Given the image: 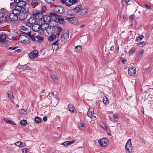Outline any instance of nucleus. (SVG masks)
Masks as SVG:
<instances>
[{
	"label": "nucleus",
	"mask_w": 153,
	"mask_h": 153,
	"mask_svg": "<svg viewBox=\"0 0 153 153\" xmlns=\"http://www.w3.org/2000/svg\"><path fill=\"white\" fill-rule=\"evenodd\" d=\"M14 1L17 3V8H20L22 11H25L24 7L26 5V3L23 0H14Z\"/></svg>",
	"instance_id": "obj_1"
},
{
	"label": "nucleus",
	"mask_w": 153,
	"mask_h": 153,
	"mask_svg": "<svg viewBox=\"0 0 153 153\" xmlns=\"http://www.w3.org/2000/svg\"><path fill=\"white\" fill-rule=\"evenodd\" d=\"M8 14V12L6 9L3 8L0 10V18L2 19L3 21H8L7 16Z\"/></svg>",
	"instance_id": "obj_2"
},
{
	"label": "nucleus",
	"mask_w": 153,
	"mask_h": 153,
	"mask_svg": "<svg viewBox=\"0 0 153 153\" xmlns=\"http://www.w3.org/2000/svg\"><path fill=\"white\" fill-rule=\"evenodd\" d=\"M78 0H61V2L66 6L70 7L78 2Z\"/></svg>",
	"instance_id": "obj_3"
},
{
	"label": "nucleus",
	"mask_w": 153,
	"mask_h": 153,
	"mask_svg": "<svg viewBox=\"0 0 153 153\" xmlns=\"http://www.w3.org/2000/svg\"><path fill=\"white\" fill-rule=\"evenodd\" d=\"M69 37V34L68 30H66L65 31H64L61 34V42L62 43H64L68 39Z\"/></svg>",
	"instance_id": "obj_4"
},
{
	"label": "nucleus",
	"mask_w": 153,
	"mask_h": 153,
	"mask_svg": "<svg viewBox=\"0 0 153 153\" xmlns=\"http://www.w3.org/2000/svg\"><path fill=\"white\" fill-rule=\"evenodd\" d=\"M126 153H131L132 149V145L131 139H129L127 141L126 145Z\"/></svg>",
	"instance_id": "obj_5"
},
{
	"label": "nucleus",
	"mask_w": 153,
	"mask_h": 153,
	"mask_svg": "<svg viewBox=\"0 0 153 153\" xmlns=\"http://www.w3.org/2000/svg\"><path fill=\"white\" fill-rule=\"evenodd\" d=\"M7 18L8 21L9 20H10L11 21L15 22L17 20L18 16L14 14V13L12 11V12L10 13L9 16H7Z\"/></svg>",
	"instance_id": "obj_6"
},
{
	"label": "nucleus",
	"mask_w": 153,
	"mask_h": 153,
	"mask_svg": "<svg viewBox=\"0 0 153 153\" xmlns=\"http://www.w3.org/2000/svg\"><path fill=\"white\" fill-rule=\"evenodd\" d=\"M136 68L130 66L128 68V74L130 76H134L136 73Z\"/></svg>",
	"instance_id": "obj_7"
},
{
	"label": "nucleus",
	"mask_w": 153,
	"mask_h": 153,
	"mask_svg": "<svg viewBox=\"0 0 153 153\" xmlns=\"http://www.w3.org/2000/svg\"><path fill=\"white\" fill-rule=\"evenodd\" d=\"M29 11H27L25 12H22L19 15V18L20 20L22 21L25 19L29 14Z\"/></svg>",
	"instance_id": "obj_8"
},
{
	"label": "nucleus",
	"mask_w": 153,
	"mask_h": 153,
	"mask_svg": "<svg viewBox=\"0 0 153 153\" xmlns=\"http://www.w3.org/2000/svg\"><path fill=\"white\" fill-rule=\"evenodd\" d=\"M50 26L48 23L42 21L40 27L41 29L42 30H45L47 29L49 30Z\"/></svg>",
	"instance_id": "obj_9"
},
{
	"label": "nucleus",
	"mask_w": 153,
	"mask_h": 153,
	"mask_svg": "<svg viewBox=\"0 0 153 153\" xmlns=\"http://www.w3.org/2000/svg\"><path fill=\"white\" fill-rule=\"evenodd\" d=\"M53 11L56 13H62L65 11V10L63 7L59 6H57L54 8L53 9Z\"/></svg>",
	"instance_id": "obj_10"
},
{
	"label": "nucleus",
	"mask_w": 153,
	"mask_h": 153,
	"mask_svg": "<svg viewBox=\"0 0 153 153\" xmlns=\"http://www.w3.org/2000/svg\"><path fill=\"white\" fill-rule=\"evenodd\" d=\"M52 19H53V16H51L50 13L49 15H45L43 17L42 22L48 23L50 22Z\"/></svg>",
	"instance_id": "obj_11"
},
{
	"label": "nucleus",
	"mask_w": 153,
	"mask_h": 153,
	"mask_svg": "<svg viewBox=\"0 0 153 153\" xmlns=\"http://www.w3.org/2000/svg\"><path fill=\"white\" fill-rule=\"evenodd\" d=\"M38 55V52L36 50H33L28 54L30 58L33 59L37 57Z\"/></svg>",
	"instance_id": "obj_12"
},
{
	"label": "nucleus",
	"mask_w": 153,
	"mask_h": 153,
	"mask_svg": "<svg viewBox=\"0 0 153 153\" xmlns=\"http://www.w3.org/2000/svg\"><path fill=\"white\" fill-rule=\"evenodd\" d=\"M27 20V25L28 26H30L31 25L34 24L36 22V19L33 17H30Z\"/></svg>",
	"instance_id": "obj_13"
},
{
	"label": "nucleus",
	"mask_w": 153,
	"mask_h": 153,
	"mask_svg": "<svg viewBox=\"0 0 153 153\" xmlns=\"http://www.w3.org/2000/svg\"><path fill=\"white\" fill-rule=\"evenodd\" d=\"M24 32H21L19 33L18 35L20 36V38L22 39L21 40V41L23 42L24 43L25 42H26L27 39L28 38L26 36L23 35L22 34H24Z\"/></svg>",
	"instance_id": "obj_14"
},
{
	"label": "nucleus",
	"mask_w": 153,
	"mask_h": 153,
	"mask_svg": "<svg viewBox=\"0 0 153 153\" xmlns=\"http://www.w3.org/2000/svg\"><path fill=\"white\" fill-rule=\"evenodd\" d=\"M62 27H59V26H56V30L55 33L57 36V38H59L60 32L62 31Z\"/></svg>",
	"instance_id": "obj_15"
},
{
	"label": "nucleus",
	"mask_w": 153,
	"mask_h": 153,
	"mask_svg": "<svg viewBox=\"0 0 153 153\" xmlns=\"http://www.w3.org/2000/svg\"><path fill=\"white\" fill-rule=\"evenodd\" d=\"M13 12L14 13V14H15L18 16V15L19 16L20 13L24 12V11H22L20 8H17L16 7L15 9L13 10Z\"/></svg>",
	"instance_id": "obj_16"
},
{
	"label": "nucleus",
	"mask_w": 153,
	"mask_h": 153,
	"mask_svg": "<svg viewBox=\"0 0 153 153\" xmlns=\"http://www.w3.org/2000/svg\"><path fill=\"white\" fill-rule=\"evenodd\" d=\"M40 26L37 24H34L32 27V30L36 32L40 30Z\"/></svg>",
	"instance_id": "obj_17"
},
{
	"label": "nucleus",
	"mask_w": 153,
	"mask_h": 153,
	"mask_svg": "<svg viewBox=\"0 0 153 153\" xmlns=\"http://www.w3.org/2000/svg\"><path fill=\"white\" fill-rule=\"evenodd\" d=\"M6 38V34L3 33H0V39L1 40V42H5Z\"/></svg>",
	"instance_id": "obj_18"
},
{
	"label": "nucleus",
	"mask_w": 153,
	"mask_h": 153,
	"mask_svg": "<svg viewBox=\"0 0 153 153\" xmlns=\"http://www.w3.org/2000/svg\"><path fill=\"white\" fill-rule=\"evenodd\" d=\"M57 36L56 35L54 34H51V35L49 36L48 40L50 42H53L54 41V39H55L57 37Z\"/></svg>",
	"instance_id": "obj_19"
},
{
	"label": "nucleus",
	"mask_w": 153,
	"mask_h": 153,
	"mask_svg": "<svg viewBox=\"0 0 153 153\" xmlns=\"http://www.w3.org/2000/svg\"><path fill=\"white\" fill-rule=\"evenodd\" d=\"M15 144L18 146L20 147H24L26 145L25 143L22 142L20 141L17 142L15 143Z\"/></svg>",
	"instance_id": "obj_20"
},
{
	"label": "nucleus",
	"mask_w": 153,
	"mask_h": 153,
	"mask_svg": "<svg viewBox=\"0 0 153 153\" xmlns=\"http://www.w3.org/2000/svg\"><path fill=\"white\" fill-rule=\"evenodd\" d=\"M70 22L74 25H76L77 23V20L75 17H71L70 19Z\"/></svg>",
	"instance_id": "obj_21"
},
{
	"label": "nucleus",
	"mask_w": 153,
	"mask_h": 153,
	"mask_svg": "<svg viewBox=\"0 0 153 153\" xmlns=\"http://www.w3.org/2000/svg\"><path fill=\"white\" fill-rule=\"evenodd\" d=\"M68 108L69 111L72 113H74L75 112V110L76 111L75 109L74 108V106L73 105H69L68 106Z\"/></svg>",
	"instance_id": "obj_22"
},
{
	"label": "nucleus",
	"mask_w": 153,
	"mask_h": 153,
	"mask_svg": "<svg viewBox=\"0 0 153 153\" xmlns=\"http://www.w3.org/2000/svg\"><path fill=\"white\" fill-rule=\"evenodd\" d=\"M50 15L51 16H53V19L54 17L56 19H58V20L61 16L57 15L56 13H50Z\"/></svg>",
	"instance_id": "obj_23"
},
{
	"label": "nucleus",
	"mask_w": 153,
	"mask_h": 153,
	"mask_svg": "<svg viewBox=\"0 0 153 153\" xmlns=\"http://www.w3.org/2000/svg\"><path fill=\"white\" fill-rule=\"evenodd\" d=\"M82 7V5L79 4L76 7H75L73 8V10L76 13H78L79 11L80 10V9Z\"/></svg>",
	"instance_id": "obj_24"
},
{
	"label": "nucleus",
	"mask_w": 153,
	"mask_h": 153,
	"mask_svg": "<svg viewBox=\"0 0 153 153\" xmlns=\"http://www.w3.org/2000/svg\"><path fill=\"white\" fill-rule=\"evenodd\" d=\"M93 111L94 110L93 109L89 108L87 113V115L89 117H92L94 114Z\"/></svg>",
	"instance_id": "obj_25"
},
{
	"label": "nucleus",
	"mask_w": 153,
	"mask_h": 153,
	"mask_svg": "<svg viewBox=\"0 0 153 153\" xmlns=\"http://www.w3.org/2000/svg\"><path fill=\"white\" fill-rule=\"evenodd\" d=\"M56 30V26L54 27L52 26H50L49 30L48 31H50L51 33H55Z\"/></svg>",
	"instance_id": "obj_26"
},
{
	"label": "nucleus",
	"mask_w": 153,
	"mask_h": 153,
	"mask_svg": "<svg viewBox=\"0 0 153 153\" xmlns=\"http://www.w3.org/2000/svg\"><path fill=\"white\" fill-rule=\"evenodd\" d=\"M74 50L77 52H80L82 51V48L80 45H79L75 47Z\"/></svg>",
	"instance_id": "obj_27"
},
{
	"label": "nucleus",
	"mask_w": 153,
	"mask_h": 153,
	"mask_svg": "<svg viewBox=\"0 0 153 153\" xmlns=\"http://www.w3.org/2000/svg\"><path fill=\"white\" fill-rule=\"evenodd\" d=\"M4 121L7 123H9L10 124H12L13 125H16V123L12 121L11 120H9L7 118H4Z\"/></svg>",
	"instance_id": "obj_28"
},
{
	"label": "nucleus",
	"mask_w": 153,
	"mask_h": 153,
	"mask_svg": "<svg viewBox=\"0 0 153 153\" xmlns=\"http://www.w3.org/2000/svg\"><path fill=\"white\" fill-rule=\"evenodd\" d=\"M36 38L37 39V41L39 43L42 42L44 40V38L40 36H37L36 37Z\"/></svg>",
	"instance_id": "obj_29"
},
{
	"label": "nucleus",
	"mask_w": 153,
	"mask_h": 153,
	"mask_svg": "<svg viewBox=\"0 0 153 153\" xmlns=\"http://www.w3.org/2000/svg\"><path fill=\"white\" fill-rule=\"evenodd\" d=\"M87 9L85 8H83L80 14L82 15H84L87 14Z\"/></svg>",
	"instance_id": "obj_30"
},
{
	"label": "nucleus",
	"mask_w": 153,
	"mask_h": 153,
	"mask_svg": "<svg viewBox=\"0 0 153 153\" xmlns=\"http://www.w3.org/2000/svg\"><path fill=\"white\" fill-rule=\"evenodd\" d=\"M84 124L83 122H82L78 124V126L81 130H83L84 129L85 127Z\"/></svg>",
	"instance_id": "obj_31"
},
{
	"label": "nucleus",
	"mask_w": 153,
	"mask_h": 153,
	"mask_svg": "<svg viewBox=\"0 0 153 153\" xmlns=\"http://www.w3.org/2000/svg\"><path fill=\"white\" fill-rule=\"evenodd\" d=\"M102 141L104 146H105L106 145H107V141H108V139L107 138H102L101 139Z\"/></svg>",
	"instance_id": "obj_32"
},
{
	"label": "nucleus",
	"mask_w": 153,
	"mask_h": 153,
	"mask_svg": "<svg viewBox=\"0 0 153 153\" xmlns=\"http://www.w3.org/2000/svg\"><path fill=\"white\" fill-rule=\"evenodd\" d=\"M19 113L22 115H25L27 114V111L24 109L20 110L19 111Z\"/></svg>",
	"instance_id": "obj_33"
},
{
	"label": "nucleus",
	"mask_w": 153,
	"mask_h": 153,
	"mask_svg": "<svg viewBox=\"0 0 153 153\" xmlns=\"http://www.w3.org/2000/svg\"><path fill=\"white\" fill-rule=\"evenodd\" d=\"M144 36L143 35H140V36L137 37L135 41L138 42L144 38Z\"/></svg>",
	"instance_id": "obj_34"
},
{
	"label": "nucleus",
	"mask_w": 153,
	"mask_h": 153,
	"mask_svg": "<svg viewBox=\"0 0 153 153\" xmlns=\"http://www.w3.org/2000/svg\"><path fill=\"white\" fill-rule=\"evenodd\" d=\"M45 1L47 4H52L54 2V0H44Z\"/></svg>",
	"instance_id": "obj_35"
},
{
	"label": "nucleus",
	"mask_w": 153,
	"mask_h": 153,
	"mask_svg": "<svg viewBox=\"0 0 153 153\" xmlns=\"http://www.w3.org/2000/svg\"><path fill=\"white\" fill-rule=\"evenodd\" d=\"M146 44V43L144 41H142L138 43V46L140 47H143Z\"/></svg>",
	"instance_id": "obj_36"
},
{
	"label": "nucleus",
	"mask_w": 153,
	"mask_h": 153,
	"mask_svg": "<svg viewBox=\"0 0 153 153\" xmlns=\"http://www.w3.org/2000/svg\"><path fill=\"white\" fill-rule=\"evenodd\" d=\"M108 98L105 96L103 98V103L105 105H106L108 103Z\"/></svg>",
	"instance_id": "obj_37"
},
{
	"label": "nucleus",
	"mask_w": 153,
	"mask_h": 153,
	"mask_svg": "<svg viewBox=\"0 0 153 153\" xmlns=\"http://www.w3.org/2000/svg\"><path fill=\"white\" fill-rule=\"evenodd\" d=\"M35 120L37 123H39L41 122V118L39 117H36L35 118Z\"/></svg>",
	"instance_id": "obj_38"
},
{
	"label": "nucleus",
	"mask_w": 153,
	"mask_h": 153,
	"mask_svg": "<svg viewBox=\"0 0 153 153\" xmlns=\"http://www.w3.org/2000/svg\"><path fill=\"white\" fill-rule=\"evenodd\" d=\"M23 69L27 70H31L32 69L30 68L29 67L27 64L23 65Z\"/></svg>",
	"instance_id": "obj_39"
},
{
	"label": "nucleus",
	"mask_w": 153,
	"mask_h": 153,
	"mask_svg": "<svg viewBox=\"0 0 153 153\" xmlns=\"http://www.w3.org/2000/svg\"><path fill=\"white\" fill-rule=\"evenodd\" d=\"M64 19L62 16L58 20L59 22L61 24H62L64 22Z\"/></svg>",
	"instance_id": "obj_40"
},
{
	"label": "nucleus",
	"mask_w": 153,
	"mask_h": 153,
	"mask_svg": "<svg viewBox=\"0 0 153 153\" xmlns=\"http://www.w3.org/2000/svg\"><path fill=\"white\" fill-rule=\"evenodd\" d=\"M51 76L52 79H53L55 82H57L58 81V79L57 78L55 75L51 74Z\"/></svg>",
	"instance_id": "obj_41"
},
{
	"label": "nucleus",
	"mask_w": 153,
	"mask_h": 153,
	"mask_svg": "<svg viewBox=\"0 0 153 153\" xmlns=\"http://www.w3.org/2000/svg\"><path fill=\"white\" fill-rule=\"evenodd\" d=\"M7 95L8 97L10 98H13V93L10 91L7 92Z\"/></svg>",
	"instance_id": "obj_42"
},
{
	"label": "nucleus",
	"mask_w": 153,
	"mask_h": 153,
	"mask_svg": "<svg viewBox=\"0 0 153 153\" xmlns=\"http://www.w3.org/2000/svg\"><path fill=\"white\" fill-rule=\"evenodd\" d=\"M46 8L45 6H43L42 7V10L41 11V13H44L46 12Z\"/></svg>",
	"instance_id": "obj_43"
},
{
	"label": "nucleus",
	"mask_w": 153,
	"mask_h": 153,
	"mask_svg": "<svg viewBox=\"0 0 153 153\" xmlns=\"http://www.w3.org/2000/svg\"><path fill=\"white\" fill-rule=\"evenodd\" d=\"M27 123V121L25 120H22L20 122V123L22 125H25Z\"/></svg>",
	"instance_id": "obj_44"
},
{
	"label": "nucleus",
	"mask_w": 153,
	"mask_h": 153,
	"mask_svg": "<svg viewBox=\"0 0 153 153\" xmlns=\"http://www.w3.org/2000/svg\"><path fill=\"white\" fill-rule=\"evenodd\" d=\"M30 150L28 148H25L22 150V153H27L29 152Z\"/></svg>",
	"instance_id": "obj_45"
},
{
	"label": "nucleus",
	"mask_w": 153,
	"mask_h": 153,
	"mask_svg": "<svg viewBox=\"0 0 153 153\" xmlns=\"http://www.w3.org/2000/svg\"><path fill=\"white\" fill-rule=\"evenodd\" d=\"M20 29L24 31H26L27 30V28L26 27L23 26H21L20 27Z\"/></svg>",
	"instance_id": "obj_46"
},
{
	"label": "nucleus",
	"mask_w": 153,
	"mask_h": 153,
	"mask_svg": "<svg viewBox=\"0 0 153 153\" xmlns=\"http://www.w3.org/2000/svg\"><path fill=\"white\" fill-rule=\"evenodd\" d=\"M29 37H30V39L33 41H36V38L33 35H31Z\"/></svg>",
	"instance_id": "obj_47"
},
{
	"label": "nucleus",
	"mask_w": 153,
	"mask_h": 153,
	"mask_svg": "<svg viewBox=\"0 0 153 153\" xmlns=\"http://www.w3.org/2000/svg\"><path fill=\"white\" fill-rule=\"evenodd\" d=\"M100 125L104 129H106L107 128V127L102 122H101L100 123Z\"/></svg>",
	"instance_id": "obj_48"
},
{
	"label": "nucleus",
	"mask_w": 153,
	"mask_h": 153,
	"mask_svg": "<svg viewBox=\"0 0 153 153\" xmlns=\"http://www.w3.org/2000/svg\"><path fill=\"white\" fill-rule=\"evenodd\" d=\"M135 51V49H134V48H131L129 51V54L130 55V54H131L133 53H134Z\"/></svg>",
	"instance_id": "obj_49"
},
{
	"label": "nucleus",
	"mask_w": 153,
	"mask_h": 153,
	"mask_svg": "<svg viewBox=\"0 0 153 153\" xmlns=\"http://www.w3.org/2000/svg\"><path fill=\"white\" fill-rule=\"evenodd\" d=\"M98 143L100 146H104V144L102 143V140H101V139L98 140Z\"/></svg>",
	"instance_id": "obj_50"
},
{
	"label": "nucleus",
	"mask_w": 153,
	"mask_h": 153,
	"mask_svg": "<svg viewBox=\"0 0 153 153\" xmlns=\"http://www.w3.org/2000/svg\"><path fill=\"white\" fill-rule=\"evenodd\" d=\"M135 18V16L134 15H131L130 16L129 20L131 21H133Z\"/></svg>",
	"instance_id": "obj_51"
},
{
	"label": "nucleus",
	"mask_w": 153,
	"mask_h": 153,
	"mask_svg": "<svg viewBox=\"0 0 153 153\" xmlns=\"http://www.w3.org/2000/svg\"><path fill=\"white\" fill-rule=\"evenodd\" d=\"M144 52V51L143 50H140L139 51V53H138V55L140 56H142L143 53Z\"/></svg>",
	"instance_id": "obj_52"
},
{
	"label": "nucleus",
	"mask_w": 153,
	"mask_h": 153,
	"mask_svg": "<svg viewBox=\"0 0 153 153\" xmlns=\"http://www.w3.org/2000/svg\"><path fill=\"white\" fill-rule=\"evenodd\" d=\"M58 41H59V40H57L55 42L53 43V45H57V46H59V44L58 43Z\"/></svg>",
	"instance_id": "obj_53"
},
{
	"label": "nucleus",
	"mask_w": 153,
	"mask_h": 153,
	"mask_svg": "<svg viewBox=\"0 0 153 153\" xmlns=\"http://www.w3.org/2000/svg\"><path fill=\"white\" fill-rule=\"evenodd\" d=\"M62 145L65 146H69L68 141H65L62 143Z\"/></svg>",
	"instance_id": "obj_54"
},
{
	"label": "nucleus",
	"mask_w": 153,
	"mask_h": 153,
	"mask_svg": "<svg viewBox=\"0 0 153 153\" xmlns=\"http://www.w3.org/2000/svg\"><path fill=\"white\" fill-rule=\"evenodd\" d=\"M113 122L114 123H116L117 124L119 125L120 124V121L113 120Z\"/></svg>",
	"instance_id": "obj_55"
},
{
	"label": "nucleus",
	"mask_w": 153,
	"mask_h": 153,
	"mask_svg": "<svg viewBox=\"0 0 153 153\" xmlns=\"http://www.w3.org/2000/svg\"><path fill=\"white\" fill-rule=\"evenodd\" d=\"M6 64L5 63H2L0 66V69H2L5 65Z\"/></svg>",
	"instance_id": "obj_56"
},
{
	"label": "nucleus",
	"mask_w": 153,
	"mask_h": 153,
	"mask_svg": "<svg viewBox=\"0 0 153 153\" xmlns=\"http://www.w3.org/2000/svg\"><path fill=\"white\" fill-rule=\"evenodd\" d=\"M144 6L147 9H151V7L148 4H145Z\"/></svg>",
	"instance_id": "obj_57"
},
{
	"label": "nucleus",
	"mask_w": 153,
	"mask_h": 153,
	"mask_svg": "<svg viewBox=\"0 0 153 153\" xmlns=\"http://www.w3.org/2000/svg\"><path fill=\"white\" fill-rule=\"evenodd\" d=\"M32 2L31 3L32 5H33L37 2L38 0H31Z\"/></svg>",
	"instance_id": "obj_58"
},
{
	"label": "nucleus",
	"mask_w": 153,
	"mask_h": 153,
	"mask_svg": "<svg viewBox=\"0 0 153 153\" xmlns=\"http://www.w3.org/2000/svg\"><path fill=\"white\" fill-rule=\"evenodd\" d=\"M75 141V140H73L72 141H68V143L69 146L71 145V144H73L74 143Z\"/></svg>",
	"instance_id": "obj_59"
},
{
	"label": "nucleus",
	"mask_w": 153,
	"mask_h": 153,
	"mask_svg": "<svg viewBox=\"0 0 153 153\" xmlns=\"http://www.w3.org/2000/svg\"><path fill=\"white\" fill-rule=\"evenodd\" d=\"M16 3H16V2H15L14 1L13 2L11 3L10 4V5L11 6H14L15 5H16Z\"/></svg>",
	"instance_id": "obj_60"
},
{
	"label": "nucleus",
	"mask_w": 153,
	"mask_h": 153,
	"mask_svg": "<svg viewBox=\"0 0 153 153\" xmlns=\"http://www.w3.org/2000/svg\"><path fill=\"white\" fill-rule=\"evenodd\" d=\"M23 33H24V34H27V36H29V37L30 35H31V31H30L28 32H27V33L24 32Z\"/></svg>",
	"instance_id": "obj_61"
},
{
	"label": "nucleus",
	"mask_w": 153,
	"mask_h": 153,
	"mask_svg": "<svg viewBox=\"0 0 153 153\" xmlns=\"http://www.w3.org/2000/svg\"><path fill=\"white\" fill-rule=\"evenodd\" d=\"M113 117L115 119H117L118 117L117 115L116 114H113Z\"/></svg>",
	"instance_id": "obj_62"
},
{
	"label": "nucleus",
	"mask_w": 153,
	"mask_h": 153,
	"mask_svg": "<svg viewBox=\"0 0 153 153\" xmlns=\"http://www.w3.org/2000/svg\"><path fill=\"white\" fill-rule=\"evenodd\" d=\"M21 50L20 49H18L17 50H16L15 51V52H17L18 53H20L21 52Z\"/></svg>",
	"instance_id": "obj_63"
},
{
	"label": "nucleus",
	"mask_w": 153,
	"mask_h": 153,
	"mask_svg": "<svg viewBox=\"0 0 153 153\" xmlns=\"http://www.w3.org/2000/svg\"><path fill=\"white\" fill-rule=\"evenodd\" d=\"M43 120L44 121H46L47 120V116H45L43 117Z\"/></svg>",
	"instance_id": "obj_64"
}]
</instances>
